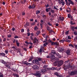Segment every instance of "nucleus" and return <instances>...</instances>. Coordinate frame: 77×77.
Listing matches in <instances>:
<instances>
[{
    "label": "nucleus",
    "mask_w": 77,
    "mask_h": 77,
    "mask_svg": "<svg viewBox=\"0 0 77 77\" xmlns=\"http://www.w3.org/2000/svg\"><path fill=\"white\" fill-rule=\"evenodd\" d=\"M51 55L50 56H47V58H51V60L53 62V61H54L55 60V58L56 57L54 56L53 55H52V54H50Z\"/></svg>",
    "instance_id": "1"
},
{
    "label": "nucleus",
    "mask_w": 77,
    "mask_h": 77,
    "mask_svg": "<svg viewBox=\"0 0 77 77\" xmlns=\"http://www.w3.org/2000/svg\"><path fill=\"white\" fill-rule=\"evenodd\" d=\"M75 74L77 75V70L72 71L70 73V75H74Z\"/></svg>",
    "instance_id": "2"
},
{
    "label": "nucleus",
    "mask_w": 77,
    "mask_h": 77,
    "mask_svg": "<svg viewBox=\"0 0 77 77\" xmlns=\"http://www.w3.org/2000/svg\"><path fill=\"white\" fill-rule=\"evenodd\" d=\"M32 68L33 69H34V70H38V69H39V67L36 65L33 66Z\"/></svg>",
    "instance_id": "3"
},
{
    "label": "nucleus",
    "mask_w": 77,
    "mask_h": 77,
    "mask_svg": "<svg viewBox=\"0 0 77 77\" xmlns=\"http://www.w3.org/2000/svg\"><path fill=\"white\" fill-rule=\"evenodd\" d=\"M39 61H42L41 59L37 58L36 60H35V63L36 64H39Z\"/></svg>",
    "instance_id": "4"
},
{
    "label": "nucleus",
    "mask_w": 77,
    "mask_h": 77,
    "mask_svg": "<svg viewBox=\"0 0 77 77\" xmlns=\"http://www.w3.org/2000/svg\"><path fill=\"white\" fill-rule=\"evenodd\" d=\"M34 75H35L36 77H41V74H40V72L38 71L36 72V74H34Z\"/></svg>",
    "instance_id": "5"
},
{
    "label": "nucleus",
    "mask_w": 77,
    "mask_h": 77,
    "mask_svg": "<svg viewBox=\"0 0 77 77\" xmlns=\"http://www.w3.org/2000/svg\"><path fill=\"white\" fill-rule=\"evenodd\" d=\"M63 60H61L60 61H58V66H60L62 65L63 64Z\"/></svg>",
    "instance_id": "6"
},
{
    "label": "nucleus",
    "mask_w": 77,
    "mask_h": 77,
    "mask_svg": "<svg viewBox=\"0 0 77 77\" xmlns=\"http://www.w3.org/2000/svg\"><path fill=\"white\" fill-rule=\"evenodd\" d=\"M65 63L66 64H67V66H69V68H71V66H70V62H69V61L68 60H67L66 61H65Z\"/></svg>",
    "instance_id": "7"
},
{
    "label": "nucleus",
    "mask_w": 77,
    "mask_h": 77,
    "mask_svg": "<svg viewBox=\"0 0 77 77\" xmlns=\"http://www.w3.org/2000/svg\"><path fill=\"white\" fill-rule=\"evenodd\" d=\"M69 2H68V5L69 6H70V4H71L72 5H74V3L72 2V1H71V0H68Z\"/></svg>",
    "instance_id": "8"
},
{
    "label": "nucleus",
    "mask_w": 77,
    "mask_h": 77,
    "mask_svg": "<svg viewBox=\"0 0 77 77\" xmlns=\"http://www.w3.org/2000/svg\"><path fill=\"white\" fill-rule=\"evenodd\" d=\"M47 72V70L45 69H41L40 71V73L41 72L42 73H44V72Z\"/></svg>",
    "instance_id": "9"
},
{
    "label": "nucleus",
    "mask_w": 77,
    "mask_h": 77,
    "mask_svg": "<svg viewBox=\"0 0 77 77\" xmlns=\"http://www.w3.org/2000/svg\"><path fill=\"white\" fill-rule=\"evenodd\" d=\"M66 53L67 55H70V54H71V50L69 49H68L66 51Z\"/></svg>",
    "instance_id": "10"
},
{
    "label": "nucleus",
    "mask_w": 77,
    "mask_h": 77,
    "mask_svg": "<svg viewBox=\"0 0 77 77\" xmlns=\"http://www.w3.org/2000/svg\"><path fill=\"white\" fill-rule=\"evenodd\" d=\"M69 68V66H63L64 69L65 71H67V69H68Z\"/></svg>",
    "instance_id": "11"
},
{
    "label": "nucleus",
    "mask_w": 77,
    "mask_h": 77,
    "mask_svg": "<svg viewBox=\"0 0 77 77\" xmlns=\"http://www.w3.org/2000/svg\"><path fill=\"white\" fill-rule=\"evenodd\" d=\"M23 63L26 65L27 66H30V65L32 64L31 63H28L26 61L24 62Z\"/></svg>",
    "instance_id": "12"
},
{
    "label": "nucleus",
    "mask_w": 77,
    "mask_h": 77,
    "mask_svg": "<svg viewBox=\"0 0 77 77\" xmlns=\"http://www.w3.org/2000/svg\"><path fill=\"white\" fill-rule=\"evenodd\" d=\"M59 51L60 52H62L63 51V50H64V48H59Z\"/></svg>",
    "instance_id": "13"
},
{
    "label": "nucleus",
    "mask_w": 77,
    "mask_h": 77,
    "mask_svg": "<svg viewBox=\"0 0 77 77\" xmlns=\"http://www.w3.org/2000/svg\"><path fill=\"white\" fill-rule=\"evenodd\" d=\"M40 33H41V31L39 30L35 34V35H37V36H38V35H39Z\"/></svg>",
    "instance_id": "14"
},
{
    "label": "nucleus",
    "mask_w": 77,
    "mask_h": 77,
    "mask_svg": "<svg viewBox=\"0 0 77 77\" xmlns=\"http://www.w3.org/2000/svg\"><path fill=\"white\" fill-rule=\"evenodd\" d=\"M38 42V40L37 39L35 38L33 39V43L35 44V43H36V42Z\"/></svg>",
    "instance_id": "15"
},
{
    "label": "nucleus",
    "mask_w": 77,
    "mask_h": 77,
    "mask_svg": "<svg viewBox=\"0 0 77 77\" xmlns=\"http://www.w3.org/2000/svg\"><path fill=\"white\" fill-rule=\"evenodd\" d=\"M9 64V63H7L6 64H5V66L8 68H9V69H10L11 68V66H10V65L8 64Z\"/></svg>",
    "instance_id": "16"
},
{
    "label": "nucleus",
    "mask_w": 77,
    "mask_h": 77,
    "mask_svg": "<svg viewBox=\"0 0 77 77\" xmlns=\"http://www.w3.org/2000/svg\"><path fill=\"white\" fill-rule=\"evenodd\" d=\"M59 20L60 21H63L64 20V17H60L59 18Z\"/></svg>",
    "instance_id": "17"
},
{
    "label": "nucleus",
    "mask_w": 77,
    "mask_h": 77,
    "mask_svg": "<svg viewBox=\"0 0 77 77\" xmlns=\"http://www.w3.org/2000/svg\"><path fill=\"white\" fill-rule=\"evenodd\" d=\"M16 44L17 45V47H19L20 46V43L18 42V40H16Z\"/></svg>",
    "instance_id": "18"
},
{
    "label": "nucleus",
    "mask_w": 77,
    "mask_h": 77,
    "mask_svg": "<svg viewBox=\"0 0 77 77\" xmlns=\"http://www.w3.org/2000/svg\"><path fill=\"white\" fill-rule=\"evenodd\" d=\"M51 53L52 54H56V51L54 50H52L51 51Z\"/></svg>",
    "instance_id": "19"
},
{
    "label": "nucleus",
    "mask_w": 77,
    "mask_h": 77,
    "mask_svg": "<svg viewBox=\"0 0 77 77\" xmlns=\"http://www.w3.org/2000/svg\"><path fill=\"white\" fill-rule=\"evenodd\" d=\"M13 75L14 77L16 76V77H19V75H18L17 74L14 73L13 74Z\"/></svg>",
    "instance_id": "20"
},
{
    "label": "nucleus",
    "mask_w": 77,
    "mask_h": 77,
    "mask_svg": "<svg viewBox=\"0 0 77 77\" xmlns=\"http://www.w3.org/2000/svg\"><path fill=\"white\" fill-rule=\"evenodd\" d=\"M29 25V23L27 22L26 23V25H24L25 27H27V26H28Z\"/></svg>",
    "instance_id": "21"
},
{
    "label": "nucleus",
    "mask_w": 77,
    "mask_h": 77,
    "mask_svg": "<svg viewBox=\"0 0 77 77\" xmlns=\"http://www.w3.org/2000/svg\"><path fill=\"white\" fill-rule=\"evenodd\" d=\"M63 1V0H58V3H59V4H61V3H62Z\"/></svg>",
    "instance_id": "22"
},
{
    "label": "nucleus",
    "mask_w": 77,
    "mask_h": 77,
    "mask_svg": "<svg viewBox=\"0 0 77 77\" xmlns=\"http://www.w3.org/2000/svg\"><path fill=\"white\" fill-rule=\"evenodd\" d=\"M0 56H5V54L4 53H0Z\"/></svg>",
    "instance_id": "23"
},
{
    "label": "nucleus",
    "mask_w": 77,
    "mask_h": 77,
    "mask_svg": "<svg viewBox=\"0 0 77 77\" xmlns=\"http://www.w3.org/2000/svg\"><path fill=\"white\" fill-rule=\"evenodd\" d=\"M32 9H34L35 8L36 5L34 4H33L32 6Z\"/></svg>",
    "instance_id": "24"
},
{
    "label": "nucleus",
    "mask_w": 77,
    "mask_h": 77,
    "mask_svg": "<svg viewBox=\"0 0 77 77\" xmlns=\"http://www.w3.org/2000/svg\"><path fill=\"white\" fill-rule=\"evenodd\" d=\"M50 9V8H48L46 9V11L47 12H48L49 11V10Z\"/></svg>",
    "instance_id": "25"
},
{
    "label": "nucleus",
    "mask_w": 77,
    "mask_h": 77,
    "mask_svg": "<svg viewBox=\"0 0 77 77\" xmlns=\"http://www.w3.org/2000/svg\"><path fill=\"white\" fill-rule=\"evenodd\" d=\"M65 42V40H61L59 41L60 42L63 43Z\"/></svg>",
    "instance_id": "26"
},
{
    "label": "nucleus",
    "mask_w": 77,
    "mask_h": 77,
    "mask_svg": "<svg viewBox=\"0 0 77 77\" xmlns=\"http://www.w3.org/2000/svg\"><path fill=\"white\" fill-rule=\"evenodd\" d=\"M75 28L74 26H71V29L72 30V31H74V29Z\"/></svg>",
    "instance_id": "27"
},
{
    "label": "nucleus",
    "mask_w": 77,
    "mask_h": 77,
    "mask_svg": "<svg viewBox=\"0 0 77 77\" xmlns=\"http://www.w3.org/2000/svg\"><path fill=\"white\" fill-rule=\"evenodd\" d=\"M40 13V11H36V14H39Z\"/></svg>",
    "instance_id": "28"
},
{
    "label": "nucleus",
    "mask_w": 77,
    "mask_h": 77,
    "mask_svg": "<svg viewBox=\"0 0 77 77\" xmlns=\"http://www.w3.org/2000/svg\"><path fill=\"white\" fill-rule=\"evenodd\" d=\"M50 29H51V28L50 27L48 26L47 27V30L48 31H49L50 30Z\"/></svg>",
    "instance_id": "29"
},
{
    "label": "nucleus",
    "mask_w": 77,
    "mask_h": 77,
    "mask_svg": "<svg viewBox=\"0 0 77 77\" xmlns=\"http://www.w3.org/2000/svg\"><path fill=\"white\" fill-rule=\"evenodd\" d=\"M38 29V27L37 26H36L35 27H34V30H37Z\"/></svg>",
    "instance_id": "30"
},
{
    "label": "nucleus",
    "mask_w": 77,
    "mask_h": 77,
    "mask_svg": "<svg viewBox=\"0 0 77 77\" xmlns=\"http://www.w3.org/2000/svg\"><path fill=\"white\" fill-rule=\"evenodd\" d=\"M42 35H43V36L45 37V38H48V36L47 35H46L45 37V34H43Z\"/></svg>",
    "instance_id": "31"
},
{
    "label": "nucleus",
    "mask_w": 77,
    "mask_h": 77,
    "mask_svg": "<svg viewBox=\"0 0 77 77\" xmlns=\"http://www.w3.org/2000/svg\"><path fill=\"white\" fill-rule=\"evenodd\" d=\"M12 48H13V49L14 51H15V50H17L16 48H15V47L14 46H13V47H12Z\"/></svg>",
    "instance_id": "32"
},
{
    "label": "nucleus",
    "mask_w": 77,
    "mask_h": 77,
    "mask_svg": "<svg viewBox=\"0 0 77 77\" xmlns=\"http://www.w3.org/2000/svg\"><path fill=\"white\" fill-rule=\"evenodd\" d=\"M54 74H55V75H57V77H58V76H59V74H58V73H57V72H55Z\"/></svg>",
    "instance_id": "33"
},
{
    "label": "nucleus",
    "mask_w": 77,
    "mask_h": 77,
    "mask_svg": "<svg viewBox=\"0 0 77 77\" xmlns=\"http://www.w3.org/2000/svg\"><path fill=\"white\" fill-rule=\"evenodd\" d=\"M69 30H68V31L65 32V34L66 35H68V33H69Z\"/></svg>",
    "instance_id": "34"
},
{
    "label": "nucleus",
    "mask_w": 77,
    "mask_h": 77,
    "mask_svg": "<svg viewBox=\"0 0 77 77\" xmlns=\"http://www.w3.org/2000/svg\"><path fill=\"white\" fill-rule=\"evenodd\" d=\"M0 77H3V75L1 73H0Z\"/></svg>",
    "instance_id": "35"
},
{
    "label": "nucleus",
    "mask_w": 77,
    "mask_h": 77,
    "mask_svg": "<svg viewBox=\"0 0 77 77\" xmlns=\"http://www.w3.org/2000/svg\"><path fill=\"white\" fill-rule=\"evenodd\" d=\"M47 45H48V43L46 42L45 43H44V47H45Z\"/></svg>",
    "instance_id": "36"
},
{
    "label": "nucleus",
    "mask_w": 77,
    "mask_h": 77,
    "mask_svg": "<svg viewBox=\"0 0 77 77\" xmlns=\"http://www.w3.org/2000/svg\"><path fill=\"white\" fill-rule=\"evenodd\" d=\"M65 2H66V5L68 6V1L67 0H65Z\"/></svg>",
    "instance_id": "37"
},
{
    "label": "nucleus",
    "mask_w": 77,
    "mask_h": 77,
    "mask_svg": "<svg viewBox=\"0 0 77 77\" xmlns=\"http://www.w3.org/2000/svg\"><path fill=\"white\" fill-rule=\"evenodd\" d=\"M51 12L52 13H54V10H51Z\"/></svg>",
    "instance_id": "38"
},
{
    "label": "nucleus",
    "mask_w": 77,
    "mask_h": 77,
    "mask_svg": "<svg viewBox=\"0 0 77 77\" xmlns=\"http://www.w3.org/2000/svg\"><path fill=\"white\" fill-rule=\"evenodd\" d=\"M2 63H3L4 64H5V63H6V62H5V61L3 60H2Z\"/></svg>",
    "instance_id": "39"
},
{
    "label": "nucleus",
    "mask_w": 77,
    "mask_h": 77,
    "mask_svg": "<svg viewBox=\"0 0 77 77\" xmlns=\"http://www.w3.org/2000/svg\"><path fill=\"white\" fill-rule=\"evenodd\" d=\"M30 38L31 40L33 41V36H31L30 37Z\"/></svg>",
    "instance_id": "40"
},
{
    "label": "nucleus",
    "mask_w": 77,
    "mask_h": 77,
    "mask_svg": "<svg viewBox=\"0 0 77 77\" xmlns=\"http://www.w3.org/2000/svg\"><path fill=\"white\" fill-rule=\"evenodd\" d=\"M50 33H52V32H54V31L52 30H50L49 31Z\"/></svg>",
    "instance_id": "41"
},
{
    "label": "nucleus",
    "mask_w": 77,
    "mask_h": 77,
    "mask_svg": "<svg viewBox=\"0 0 77 77\" xmlns=\"http://www.w3.org/2000/svg\"><path fill=\"white\" fill-rule=\"evenodd\" d=\"M26 0H24L23 1H22V3H23V4L25 3H26Z\"/></svg>",
    "instance_id": "42"
},
{
    "label": "nucleus",
    "mask_w": 77,
    "mask_h": 77,
    "mask_svg": "<svg viewBox=\"0 0 77 77\" xmlns=\"http://www.w3.org/2000/svg\"><path fill=\"white\" fill-rule=\"evenodd\" d=\"M47 66L45 65L43 66V68H45V69H46L47 68Z\"/></svg>",
    "instance_id": "43"
},
{
    "label": "nucleus",
    "mask_w": 77,
    "mask_h": 77,
    "mask_svg": "<svg viewBox=\"0 0 77 77\" xmlns=\"http://www.w3.org/2000/svg\"><path fill=\"white\" fill-rule=\"evenodd\" d=\"M74 34H75V35H77V31H75L74 32Z\"/></svg>",
    "instance_id": "44"
},
{
    "label": "nucleus",
    "mask_w": 77,
    "mask_h": 77,
    "mask_svg": "<svg viewBox=\"0 0 77 77\" xmlns=\"http://www.w3.org/2000/svg\"><path fill=\"white\" fill-rule=\"evenodd\" d=\"M55 43L54 42H52L51 43V45H55Z\"/></svg>",
    "instance_id": "45"
},
{
    "label": "nucleus",
    "mask_w": 77,
    "mask_h": 77,
    "mask_svg": "<svg viewBox=\"0 0 77 77\" xmlns=\"http://www.w3.org/2000/svg\"><path fill=\"white\" fill-rule=\"evenodd\" d=\"M66 42H67L69 43L71 42V40H66L65 41Z\"/></svg>",
    "instance_id": "46"
},
{
    "label": "nucleus",
    "mask_w": 77,
    "mask_h": 77,
    "mask_svg": "<svg viewBox=\"0 0 77 77\" xmlns=\"http://www.w3.org/2000/svg\"><path fill=\"white\" fill-rule=\"evenodd\" d=\"M14 38L16 39L17 38H19V37L17 35L15 36L14 37Z\"/></svg>",
    "instance_id": "47"
},
{
    "label": "nucleus",
    "mask_w": 77,
    "mask_h": 77,
    "mask_svg": "<svg viewBox=\"0 0 77 77\" xmlns=\"http://www.w3.org/2000/svg\"><path fill=\"white\" fill-rule=\"evenodd\" d=\"M69 47H73V48H74V46L72 45H71V44L69 45Z\"/></svg>",
    "instance_id": "48"
},
{
    "label": "nucleus",
    "mask_w": 77,
    "mask_h": 77,
    "mask_svg": "<svg viewBox=\"0 0 77 77\" xmlns=\"http://www.w3.org/2000/svg\"><path fill=\"white\" fill-rule=\"evenodd\" d=\"M74 45L75 46V48L77 49V45H76L75 44H74Z\"/></svg>",
    "instance_id": "49"
},
{
    "label": "nucleus",
    "mask_w": 77,
    "mask_h": 77,
    "mask_svg": "<svg viewBox=\"0 0 77 77\" xmlns=\"http://www.w3.org/2000/svg\"><path fill=\"white\" fill-rule=\"evenodd\" d=\"M54 9H56V10H59V9H58V8H57L56 7L54 6Z\"/></svg>",
    "instance_id": "50"
},
{
    "label": "nucleus",
    "mask_w": 77,
    "mask_h": 77,
    "mask_svg": "<svg viewBox=\"0 0 77 77\" xmlns=\"http://www.w3.org/2000/svg\"><path fill=\"white\" fill-rule=\"evenodd\" d=\"M29 9H32V6L31 5H29V6L28 7Z\"/></svg>",
    "instance_id": "51"
},
{
    "label": "nucleus",
    "mask_w": 77,
    "mask_h": 77,
    "mask_svg": "<svg viewBox=\"0 0 77 77\" xmlns=\"http://www.w3.org/2000/svg\"><path fill=\"white\" fill-rule=\"evenodd\" d=\"M39 51L40 53H42V48L40 49Z\"/></svg>",
    "instance_id": "52"
},
{
    "label": "nucleus",
    "mask_w": 77,
    "mask_h": 77,
    "mask_svg": "<svg viewBox=\"0 0 77 77\" xmlns=\"http://www.w3.org/2000/svg\"><path fill=\"white\" fill-rule=\"evenodd\" d=\"M25 43H26V44H27V45H29V43L28 42H27V41H26L25 42Z\"/></svg>",
    "instance_id": "53"
},
{
    "label": "nucleus",
    "mask_w": 77,
    "mask_h": 77,
    "mask_svg": "<svg viewBox=\"0 0 77 77\" xmlns=\"http://www.w3.org/2000/svg\"><path fill=\"white\" fill-rule=\"evenodd\" d=\"M17 50L18 52H20L21 51V50L20 49H17Z\"/></svg>",
    "instance_id": "54"
},
{
    "label": "nucleus",
    "mask_w": 77,
    "mask_h": 77,
    "mask_svg": "<svg viewBox=\"0 0 77 77\" xmlns=\"http://www.w3.org/2000/svg\"><path fill=\"white\" fill-rule=\"evenodd\" d=\"M30 35V32H28L27 33V36H29Z\"/></svg>",
    "instance_id": "55"
},
{
    "label": "nucleus",
    "mask_w": 77,
    "mask_h": 77,
    "mask_svg": "<svg viewBox=\"0 0 77 77\" xmlns=\"http://www.w3.org/2000/svg\"><path fill=\"white\" fill-rule=\"evenodd\" d=\"M48 25H49V26H51L52 25L50 23H48Z\"/></svg>",
    "instance_id": "56"
},
{
    "label": "nucleus",
    "mask_w": 77,
    "mask_h": 77,
    "mask_svg": "<svg viewBox=\"0 0 77 77\" xmlns=\"http://www.w3.org/2000/svg\"><path fill=\"white\" fill-rule=\"evenodd\" d=\"M68 38L69 39H71V37L70 36H68Z\"/></svg>",
    "instance_id": "57"
},
{
    "label": "nucleus",
    "mask_w": 77,
    "mask_h": 77,
    "mask_svg": "<svg viewBox=\"0 0 77 77\" xmlns=\"http://www.w3.org/2000/svg\"><path fill=\"white\" fill-rule=\"evenodd\" d=\"M35 22H34L33 23L31 24V25H32V26H33V25H35Z\"/></svg>",
    "instance_id": "58"
},
{
    "label": "nucleus",
    "mask_w": 77,
    "mask_h": 77,
    "mask_svg": "<svg viewBox=\"0 0 77 77\" xmlns=\"http://www.w3.org/2000/svg\"><path fill=\"white\" fill-rule=\"evenodd\" d=\"M55 45H59V43L57 42H55Z\"/></svg>",
    "instance_id": "59"
},
{
    "label": "nucleus",
    "mask_w": 77,
    "mask_h": 77,
    "mask_svg": "<svg viewBox=\"0 0 77 77\" xmlns=\"http://www.w3.org/2000/svg\"><path fill=\"white\" fill-rule=\"evenodd\" d=\"M46 7L47 8L49 7V5L48 4L47 5H45Z\"/></svg>",
    "instance_id": "60"
},
{
    "label": "nucleus",
    "mask_w": 77,
    "mask_h": 77,
    "mask_svg": "<svg viewBox=\"0 0 77 77\" xmlns=\"http://www.w3.org/2000/svg\"><path fill=\"white\" fill-rule=\"evenodd\" d=\"M47 69L48 70H51V68H47Z\"/></svg>",
    "instance_id": "61"
},
{
    "label": "nucleus",
    "mask_w": 77,
    "mask_h": 77,
    "mask_svg": "<svg viewBox=\"0 0 77 77\" xmlns=\"http://www.w3.org/2000/svg\"><path fill=\"white\" fill-rule=\"evenodd\" d=\"M68 18H70V17H71V15H70V14H68Z\"/></svg>",
    "instance_id": "62"
},
{
    "label": "nucleus",
    "mask_w": 77,
    "mask_h": 77,
    "mask_svg": "<svg viewBox=\"0 0 77 77\" xmlns=\"http://www.w3.org/2000/svg\"><path fill=\"white\" fill-rule=\"evenodd\" d=\"M54 69H55V68L54 67H52L51 68V70H54Z\"/></svg>",
    "instance_id": "63"
},
{
    "label": "nucleus",
    "mask_w": 77,
    "mask_h": 77,
    "mask_svg": "<svg viewBox=\"0 0 77 77\" xmlns=\"http://www.w3.org/2000/svg\"><path fill=\"white\" fill-rule=\"evenodd\" d=\"M58 77H63L62 75H58Z\"/></svg>",
    "instance_id": "64"
}]
</instances>
